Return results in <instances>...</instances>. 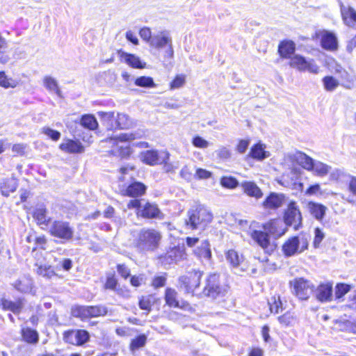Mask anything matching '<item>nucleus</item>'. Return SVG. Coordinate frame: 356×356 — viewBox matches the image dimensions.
Segmentation results:
<instances>
[{"instance_id": "f257e3e1", "label": "nucleus", "mask_w": 356, "mask_h": 356, "mask_svg": "<svg viewBox=\"0 0 356 356\" xmlns=\"http://www.w3.org/2000/svg\"><path fill=\"white\" fill-rule=\"evenodd\" d=\"M265 232L254 230L251 233L252 239L265 251L273 250L270 245L268 234L277 238L283 236L287 231L286 225L280 219H275L263 225Z\"/></svg>"}, {"instance_id": "f03ea898", "label": "nucleus", "mask_w": 356, "mask_h": 356, "mask_svg": "<svg viewBox=\"0 0 356 356\" xmlns=\"http://www.w3.org/2000/svg\"><path fill=\"white\" fill-rule=\"evenodd\" d=\"M212 218L213 215L209 211L202 207H197L188 211L185 224L192 229H203L211 222Z\"/></svg>"}, {"instance_id": "7ed1b4c3", "label": "nucleus", "mask_w": 356, "mask_h": 356, "mask_svg": "<svg viewBox=\"0 0 356 356\" xmlns=\"http://www.w3.org/2000/svg\"><path fill=\"white\" fill-rule=\"evenodd\" d=\"M161 239V234L154 229H142L135 240V245L143 251L156 249Z\"/></svg>"}, {"instance_id": "20e7f679", "label": "nucleus", "mask_w": 356, "mask_h": 356, "mask_svg": "<svg viewBox=\"0 0 356 356\" xmlns=\"http://www.w3.org/2000/svg\"><path fill=\"white\" fill-rule=\"evenodd\" d=\"M149 47L158 50L165 49L163 58L165 60H172L174 58L172 38L168 30H162L154 33Z\"/></svg>"}, {"instance_id": "39448f33", "label": "nucleus", "mask_w": 356, "mask_h": 356, "mask_svg": "<svg viewBox=\"0 0 356 356\" xmlns=\"http://www.w3.org/2000/svg\"><path fill=\"white\" fill-rule=\"evenodd\" d=\"M308 245L309 241L307 236H293L283 244L282 251L286 257H291L307 250Z\"/></svg>"}, {"instance_id": "423d86ee", "label": "nucleus", "mask_w": 356, "mask_h": 356, "mask_svg": "<svg viewBox=\"0 0 356 356\" xmlns=\"http://www.w3.org/2000/svg\"><path fill=\"white\" fill-rule=\"evenodd\" d=\"M284 223L286 226H293L296 230L302 227V213L295 201H291L284 216Z\"/></svg>"}, {"instance_id": "0eeeda50", "label": "nucleus", "mask_w": 356, "mask_h": 356, "mask_svg": "<svg viewBox=\"0 0 356 356\" xmlns=\"http://www.w3.org/2000/svg\"><path fill=\"white\" fill-rule=\"evenodd\" d=\"M50 234L54 237L68 241L72 238L74 230L70 223L63 220H54L49 227Z\"/></svg>"}, {"instance_id": "6e6552de", "label": "nucleus", "mask_w": 356, "mask_h": 356, "mask_svg": "<svg viewBox=\"0 0 356 356\" xmlns=\"http://www.w3.org/2000/svg\"><path fill=\"white\" fill-rule=\"evenodd\" d=\"M289 65L300 72L308 71L313 74H318L319 72V67L313 59L306 60L305 57L298 54L290 58Z\"/></svg>"}, {"instance_id": "1a4fd4ad", "label": "nucleus", "mask_w": 356, "mask_h": 356, "mask_svg": "<svg viewBox=\"0 0 356 356\" xmlns=\"http://www.w3.org/2000/svg\"><path fill=\"white\" fill-rule=\"evenodd\" d=\"M136 138L134 134H121L118 136L110 138V142L113 143V147L111 149V153L113 155L126 157L128 156L130 153V149L128 146L123 145H119L118 142L122 143L125 141L133 140Z\"/></svg>"}, {"instance_id": "9d476101", "label": "nucleus", "mask_w": 356, "mask_h": 356, "mask_svg": "<svg viewBox=\"0 0 356 356\" xmlns=\"http://www.w3.org/2000/svg\"><path fill=\"white\" fill-rule=\"evenodd\" d=\"M107 309L104 306H77L72 309V315L82 319L105 316Z\"/></svg>"}, {"instance_id": "9b49d317", "label": "nucleus", "mask_w": 356, "mask_h": 356, "mask_svg": "<svg viewBox=\"0 0 356 356\" xmlns=\"http://www.w3.org/2000/svg\"><path fill=\"white\" fill-rule=\"evenodd\" d=\"M225 289L220 285L219 276L216 274L210 275L207 280V284L204 288L203 293L204 296L216 298L223 296Z\"/></svg>"}, {"instance_id": "f8f14e48", "label": "nucleus", "mask_w": 356, "mask_h": 356, "mask_svg": "<svg viewBox=\"0 0 356 356\" xmlns=\"http://www.w3.org/2000/svg\"><path fill=\"white\" fill-rule=\"evenodd\" d=\"M202 276L201 271L194 270L181 277L179 282L188 293L193 292L200 286Z\"/></svg>"}, {"instance_id": "ddd939ff", "label": "nucleus", "mask_w": 356, "mask_h": 356, "mask_svg": "<svg viewBox=\"0 0 356 356\" xmlns=\"http://www.w3.org/2000/svg\"><path fill=\"white\" fill-rule=\"evenodd\" d=\"M296 295L301 300H307L314 293V285L308 280L298 278L292 282Z\"/></svg>"}, {"instance_id": "4468645a", "label": "nucleus", "mask_w": 356, "mask_h": 356, "mask_svg": "<svg viewBox=\"0 0 356 356\" xmlns=\"http://www.w3.org/2000/svg\"><path fill=\"white\" fill-rule=\"evenodd\" d=\"M169 156L170 154L165 151L158 152L154 150H147L140 154V159L150 165H157L165 161H168Z\"/></svg>"}, {"instance_id": "2eb2a0df", "label": "nucleus", "mask_w": 356, "mask_h": 356, "mask_svg": "<svg viewBox=\"0 0 356 356\" xmlns=\"http://www.w3.org/2000/svg\"><path fill=\"white\" fill-rule=\"evenodd\" d=\"M64 340L70 344L81 346L89 339V334L83 330H69L63 334Z\"/></svg>"}, {"instance_id": "dca6fc26", "label": "nucleus", "mask_w": 356, "mask_h": 356, "mask_svg": "<svg viewBox=\"0 0 356 356\" xmlns=\"http://www.w3.org/2000/svg\"><path fill=\"white\" fill-rule=\"evenodd\" d=\"M305 209L312 218L318 222H322L325 216L327 207L321 203L309 201L305 204Z\"/></svg>"}, {"instance_id": "f3484780", "label": "nucleus", "mask_w": 356, "mask_h": 356, "mask_svg": "<svg viewBox=\"0 0 356 356\" xmlns=\"http://www.w3.org/2000/svg\"><path fill=\"white\" fill-rule=\"evenodd\" d=\"M266 149V145L259 141L251 147L248 156L258 161H262L270 156V153Z\"/></svg>"}, {"instance_id": "a211bd4d", "label": "nucleus", "mask_w": 356, "mask_h": 356, "mask_svg": "<svg viewBox=\"0 0 356 356\" xmlns=\"http://www.w3.org/2000/svg\"><path fill=\"white\" fill-rule=\"evenodd\" d=\"M24 305V299L19 298L15 301H11L4 298L0 300V307L3 310H8L14 314H19Z\"/></svg>"}, {"instance_id": "6ab92c4d", "label": "nucleus", "mask_w": 356, "mask_h": 356, "mask_svg": "<svg viewBox=\"0 0 356 356\" xmlns=\"http://www.w3.org/2000/svg\"><path fill=\"white\" fill-rule=\"evenodd\" d=\"M284 199L283 194L271 193L263 202V206L266 209H276L282 206Z\"/></svg>"}, {"instance_id": "aec40b11", "label": "nucleus", "mask_w": 356, "mask_h": 356, "mask_svg": "<svg viewBox=\"0 0 356 356\" xmlns=\"http://www.w3.org/2000/svg\"><path fill=\"white\" fill-rule=\"evenodd\" d=\"M97 115L102 123L108 129L112 130L118 129V126L116 125L117 114H115L114 111H99Z\"/></svg>"}, {"instance_id": "412c9836", "label": "nucleus", "mask_w": 356, "mask_h": 356, "mask_svg": "<svg viewBox=\"0 0 356 356\" xmlns=\"http://www.w3.org/2000/svg\"><path fill=\"white\" fill-rule=\"evenodd\" d=\"M289 157L292 161L296 162L304 169L311 170V168L312 166V163L314 159L306 154L301 152H297L295 154L290 155Z\"/></svg>"}, {"instance_id": "4be33fe9", "label": "nucleus", "mask_w": 356, "mask_h": 356, "mask_svg": "<svg viewBox=\"0 0 356 356\" xmlns=\"http://www.w3.org/2000/svg\"><path fill=\"white\" fill-rule=\"evenodd\" d=\"M137 214L145 218H159L161 211L156 204L147 202Z\"/></svg>"}, {"instance_id": "5701e85b", "label": "nucleus", "mask_w": 356, "mask_h": 356, "mask_svg": "<svg viewBox=\"0 0 356 356\" xmlns=\"http://www.w3.org/2000/svg\"><path fill=\"white\" fill-rule=\"evenodd\" d=\"M315 296L316 298L321 301H328L330 300L332 294V286L331 284H320L316 291Z\"/></svg>"}, {"instance_id": "b1692460", "label": "nucleus", "mask_w": 356, "mask_h": 356, "mask_svg": "<svg viewBox=\"0 0 356 356\" xmlns=\"http://www.w3.org/2000/svg\"><path fill=\"white\" fill-rule=\"evenodd\" d=\"M341 13L344 23L353 26V23L356 22V11L350 6L346 7L342 2H340Z\"/></svg>"}, {"instance_id": "393cba45", "label": "nucleus", "mask_w": 356, "mask_h": 356, "mask_svg": "<svg viewBox=\"0 0 356 356\" xmlns=\"http://www.w3.org/2000/svg\"><path fill=\"white\" fill-rule=\"evenodd\" d=\"M194 253L202 261H210L211 251L209 241L207 240L202 241L201 245L194 250Z\"/></svg>"}, {"instance_id": "a878e982", "label": "nucleus", "mask_w": 356, "mask_h": 356, "mask_svg": "<svg viewBox=\"0 0 356 356\" xmlns=\"http://www.w3.org/2000/svg\"><path fill=\"white\" fill-rule=\"evenodd\" d=\"M60 148L67 153H81L84 151V147L81 143L70 139L65 140L60 145Z\"/></svg>"}, {"instance_id": "bb28decb", "label": "nucleus", "mask_w": 356, "mask_h": 356, "mask_svg": "<svg viewBox=\"0 0 356 356\" xmlns=\"http://www.w3.org/2000/svg\"><path fill=\"white\" fill-rule=\"evenodd\" d=\"M47 209L43 206H39L35 209L33 217L38 225L44 227H47L49 225L50 218L47 216ZM42 227L44 228L43 227Z\"/></svg>"}, {"instance_id": "cd10ccee", "label": "nucleus", "mask_w": 356, "mask_h": 356, "mask_svg": "<svg viewBox=\"0 0 356 356\" xmlns=\"http://www.w3.org/2000/svg\"><path fill=\"white\" fill-rule=\"evenodd\" d=\"M296 44L293 41L286 40L282 42L278 47V52L281 57L291 58L294 54Z\"/></svg>"}, {"instance_id": "c85d7f7f", "label": "nucleus", "mask_w": 356, "mask_h": 356, "mask_svg": "<svg viewBox=\"0 0 356 356\" xmlns=\"http://www.w3.org/2000/svg\"><path fill=\"white\" fill-rule=\"evenodd\" d=\"M165 300L166 304L170 307H180L182 309H186L188 307H190L189 305L187 303H183L182 305H179V302L177 300V293L175 291V290L172 289H166Z\"/></svg>"}, {"instance_id": "c756f323", "label": "nucleus", "mask_w": 356, "mask_h": 356, "mask_svg": "<svg viewBox=\"0 0 356 356\" xmlns=\"http://www.w3.org/2000/svg\"><path fill=\"white\" fill-rule=\"evenodd\" d=\"M321 46L323 49L334 51L337 49V39L334 34L325 32L321 37Z\"/></svg>"}, {"instance_id": "7c9ffc66", "label": "nucleus", "mask_w": 356, "mask_h": 356, "mask_svg": "<svg viewBox=\"0 0 356 356\" xmlns=\"http://www.w3.org/2000/svg\"><path fill=\"white\" fill-rule=\"evenodd\" d=\"M17 187V179L15 177H10L3 180L0 185V190L3 195L8 197L10 193L16 191Z\"/></svg>"}, {"instance_id": "2f4dec72", "label": "nucleus", "mask_w": 356, "mask_h": 356, "mask_svg": "<svg viewBox=\"0 0 356 356\" xmlns=\"http://www.w3.org/2000/svg\"><path fill=\"white\" fill-rule=\"evenodd\" d=\"M121 57L130 66L134 68L143 69L146 67V63H143L140 58L134 54H130L122 52Z\"/></svg>"}, {"instance_id": "473e14b6", "label": "nucleus", "mask_w": 356, "mask_h": 356, "mask_svg": "<svg viewBox=\"0 0 356 356\" xmlns=\"http://www.w3.org/2000/svg\"><path fill=\"white\" fill-rule=\"evenodd\" d=\"M312 165V166L310 171H312L316 175L319 177L327 175L331 170L330 166L319 161L314 160Z\"/></svg>"}, {"instance_id": "72a5a7b5", "label": "nucleus", "mask_w": 356, "mask_h": 356, "mask_svg": "<svg viewBox=\"0 0 356 356\" xmlns=\"http://www.w3.org/2000/svg\"><path fill=\"white\" fill-rule=\"evenodd\" d=\"M146 186L140 182H134L130 184L126 189V195L131 197H138L143 195L145 192Z\"/></svg>"}, {"instance_id": "f704fd0d", "label": "nucleus", "mask_w": 356, "mask_h": 356, "mask_svg": "<svg viewBox=\"0 0 356 356\" xmlns=\"http://www.w3.org/2000/svg\"><path fill=\"white\" fill-rule=\"evenodd\" d=\"M22 335L23 339L31 344H35L38 342L39 334L38 332L29 327L23 328L22 330Z\"/></svg>"}, {"instance_id": "c9c22d12", "label": "nucleus", "mask_w": 356, "mask_h": 356, "mask_svg": "<svg viewBox=\"0 0 356 356\" xmlns=\"http://www.w3.org/2000/svg\"><path fill=\"white\" fill-rule=\"evenodd\" d=\"M32 280L27 277L18 280L15 282L13 286L19 291L22 293H28L32 289Z\"/></svg>"}, {"instance_id": "e433bc0d", "label": "nucleus", "mask_w": 356, "mask_h": 356, "mask_svg": "<svg viewBox=\"0 0 356 356\" xmlns=\"http://www.w3.org/2000/svg\"><path fill=\"white\" fill-rule=\"evenodd\" d=\"M43 83L48 90L56 93L58 97H61V91L58 88L57 81L54 78L46 76L43 79Z\"/></svg>"}, {"instance_id": "4c0bfd02", "label": "nucleus", "mask_w": 356, "mask_h": 356, "mask_svg": "<svg viewBox=\"0 0 356 356\" xmlns=\"http://www.w3.org/2000/svg\"><path fill=\"white\" fill-rule=\"evenodd\" d=\"M116 122V125L118 126V129H121L131 128L134 124L129 116L124 113H117Z\"/></svg>"}, {"instance_id": "58836bf2", "label": "nucleus", "mask_w": 356, "mask_h": 356, "mask_svg": "<svg viewBox=\"0 0 356 356\" xmlns=\"http://www.w3.org/2000/svg\"><path fill=\"white\" fill-rule=\"evenodd\" d=\"M81 124L89 130H95L98 127V122L94 115L86 114L82 116Z\"/></svg>"}, {"instance_id": "ea45409f", "label": "nucleus", "mask_w": 356, "mask_h": 356, "mask_svg": "<svg viewBox=\"0 0 356 356\" xmlns=\"http://www.w3.org/2000/svg\"><path fill=\"white\" fill-rule=\"evenodd\" d=\"M226 259L234 268H236L243 259V256L241 255L240 257L234 250H229L227 252Z\"/></svg>"}, {"instance_id": "a19ab883", "label": "nucleus", "mask_w": 356, "mask_h": 356, "mask_svg": "<svg viewBox=\"0 0 356 356\" xmlns=\"http://www.w3.org/2000/svg\"><path fill=\"white\" fill-rule=\"evenodd\" d=\"M246 195L259 199L262 197L263 193L255 183L246 181Z\"/></svg>"}, {"instance_id": "79ce46f5", "label": "nucleus", "mask_w": 356, "mask_h": 356, "mask_svg": "<svg viewBox=\"0 0 356 356\" xmlns=\"http://www.w3.org/2000/svg\"><path fill=\"white\" fill-rule=\"evenodd\" d=\"M326 91L332 92L339 86V81L332 76H326L322 80Z\"/></svg>"}, {"instance_id": "37998d69", "label": "nucleus", "mask_w": 356, "mask_h": 356, "mask_svg": "<svg viewBox=\"0 0 356 356\" xmlns=\"http://www.w3.org/2000/svg\"><path fill=\"white\" fill-rule=\"evenodd\" d=\"M17 83L12 78L8 77L4 72H0V86L4 88H15Z\"/></svg>"}, {"instance_id": "c03bdc74", "label": "nucleus", "mask_w": 356, "mask_h": 356, "mask_svg": "<svg viewBox=\"0 0 356 356\" xmlns=\"http://www.w3.org/2000/svg\"><path fill=\"white\" fill-rule=\"evenodd\" d=\"M135 85L143 88H154L156 84L152 78L149 76L138 77L134 82Z\"/></svg>"}, {"instance_id": "a18cd8bd", "label": "nucleus", "mask_w": 356, "mask_h": 356, "mask_svg": "<svg viewBox=\"0 0 356 356\" xmlns=\"http://www.w3.org/2000/svg\"><path fill=\"white\" fill-rule=\"evenodd\" d=\"M167 256L172 261H177L184 258L185 252L183 248H174L168 252Z\"/></svg>"}, {"instance_id": "49530a36", "label": "nucleus", "mask_w": 356, "mask_h": 356, "mask_svg": "<svg viewBox=\"0 0 356 356\" xmlns=\"http://www.w3.org/2000/svg\"><path fill=\"white\" fill-rule=\"evenodd\" d=\"M147 341V337L145 334L140 335L134 339L130 344V349L132 351L143 347Z\"/></svg>"}, {"instance_id": "de8ad7c7", "label": "nucleus", "mask_w": 356, "mask_h": 356, "mask_svg": "<svg viewBox=\"0 0 356 356\" xmlns=\"http://www.w3.org/2000/svg\"><path fill=\"white\" fill-rule=\"evenodd\" d=\"M36 272L38 275L47 278H51L55 275V273L50 266H39Z\"/></svg>"}, {"instance_id": "09e8293b", "label": "nucleus", "mask_w": 356, "mask_h": 356, "mask_svg": "<svg viewBox=\"0 0 356 356\" xmlns=\"http://www.w3.org/2000/svg\"><path fill=\"white\" fill-rule=\"evenodd\" d=\"M140 38L147 42L149 45L151 44V40L153 38V34L152 33L151 29L148 27H143L139 31Z\"/></svg>"}, {"instance_id": "8fccbe9b", "label": "nucleus", "mask_w": 356, "mask_h": 356, "mask_svg": "<svg viewBox=\"0 0 356 356\" xmlns=\"http://www.w3.org/2000/svg\"><path fill=\"white\" fill-rule=\"evenodd\" d=\"M350 289V286L345 284H339L336 286L335 296L337 298H342Z\"/></svg>"}, {"instance_id": "3c124183", "label": "nucleus", "mask_w": 356, "mask_h": 356, "mask_svg": "<svg viewBox=\"0 0 356 356\" xmlns=\"http://www.w3.org/2000/svg\"><path fill=\"white\" fill-rule=\"evenodd\" d=\"M341 78L346 81L341 84V86L346 89H351L353 87L354 81L350 78L349 74L346 70H343L341 74Z\"/></svg>"}, {"instance_id": "603ef678", "label": "nucleus", "mask_w": 356, "mask_h": 356, "mask_svg": "<svg viewBox=\"0 0 356 356\" xmlns=\"http://www.w3.org/2000/svg\"><path fill=\"white\" fill-rule=\"evenodd\" d=\"M192 144L195 147L205 149L207 148L209 145V143L204 140L203 138L196 136L192 140Z\"/></svg>"}, {"instance_id": "864d4df0", "label": "nucleus", "mask_w": 356, "mask_h": 356, "mask_svg": "<svg viewBox=\"0 0 356 356\" xmlns=\"http://www.w3.org/2000/svg\"><path fill=\"white\" fill-rule=\"evenodd\" d=\"M118 280L115 278V277L113 275H111L110 276H108L106 278V281L105 283V288L107 289H111L112 291H115L116 289L118 287Z\"/></svg>"}, {"instance_id": "5fc2aeb1", "label": "nucleus", "mask_w": 356, "mask_h": 356, "mask_svg": "<svg viewBox=\"0 0 356 356\" xmlns=\"http://www.w3.org/2000/svg\"><path fill=\"white\" fill-rule=\"evenodd\" d=\"M186 82V77L184 75H177L175 79L170 83V88L176 89L181 88Z\"/></svg>"}, {"instance_id": "6e6d98bb", "label": "nucleus", "mask_w": 356, "mask_h": 356, "mask_svg": "<svg viewBox=\"0 0 356 356\" xmlns=\"http://www.w3.org/2000/svg\"><path fill=\"white\" fill-rule=\"evenodd\" d=\"M222 186L229 188H234L238 185V181L232 177H223L220 181Z\"/></svg>"}, {"instance_id": "4d7b16f0", "label": "nucleus", "mask_w": 356, "mask_h": 356, "mask_svg": "<svg viewBox=\"0 0 356 356\" xmlns=\"http://www.w3.org/2000/svg\"><path fill=\"white\" fill-rule=\"evenodd\" d=\"M42 133L49 136L54 140H58L60 137V133L58 131L50 129L49 127H44Z\"/></svg>"}, {"instance_id": "13d9d810", "label": "nucleus", "mask_w": 356, "mask_h": 356, "mask_svg": "<svg viewBox=\"0 0 356 356\" xmlns=\"http://www.w3.org/2000/svg\"><path fill=\"white\" fill-rule=\"evenodd\" d=\"M279 322L284 325H290L293 322V317L290 313H286L278 317Z\"/></svg>"}, {"instance_id": "bf43d9fd", "label": "nucleus", "mask_w": 356, "mask_h": 356, "mask_svg": "<svg viewBox=\"0 0 356 356\" xmlns=\"http://www.w3.org/2000/svg\"><path fill=\"white\" fill-rule=\"evenodd\" d=\"M180 176L186 181H191L193 177V170L188 166L185 165L180 171Z\"/></svg>"}, {"instance_id": "052dcab7", "label": "nucleus", "mask_w": 356, "mask_h": 356, "mask_svg": "<svg viewBox=\"0 0 356 356\" xmlns=\"http://www.w3.org/2000/svg\"><path fill=\"white\" fill-rule=\"evenodd\" d=\"M194 176L200 179H208L211 176V173L207 170L197 168Z\"/></svg>"}, {"instance_id": "680f3d73", "label": "nucleus", "mask_w": 356, "mask_h": 356, "mask_svg": "<svg viewBox=\"0 0 356 356\" xmlns=\"http://www.w3.org/2000/svg\"><path fill=\"white\" fill-rule=\"evenodd\" d=\"M305 194L307 195H317V194H321L320 185L316 184L310 186L305 191Z\"/></svg>"}, {"instance_id": "e2e57ef3", "label": "nucleus", "mask_w": 356, "mask_h": 356, "mask_svg": "<svg viewBox=\"0 0 356 356\" xmlns=\"http://www.w3.org/2000/svg\"><path fill=\"white\" fill-rule=\"evenodd\" d=\"M118 273L124 279L130 275V270L124 264H119L117 266Z\"/></svg>"}, {"instance_id": "0e129e2a", "label": "nucleus", "mask_w": 356, "mask_h": 356, "mask_svg": "<svg viewBox=\"0 0 356 356\" xmlns=\"http://www.w3.org/2000/svg\"><path fill=\"white\" fill-rule=\"evenodd\" d=\"M324 238V234L319 228L315 229V237L314 241V245L316 248H317L322 240Z\"/></svg>"}, {"instance_id": "69168bd1", "label": "nucleus", "mask_w": 356, "mask_h": 356, "mask_svg": "<svg viewBox=\"0 0 356 356\" xmlns=\"http://www.w3.org/2000/svg\"><path fill=\"white\" fill-rule=\"evenodd\" d=\"M162 163H163V170L165 172H170V173H172V172H175L176 169H177L178 168V164H173L172 163H168V161H165L164 162H163Z\"/></svg>"}, {"instance_id": "338daca9", "label": "nucleus", "mask_w": 356, "mask_h": 356, "mask_svg": "<svg viewBox=\"0 0 356 356\" xmlns=\"http://www.w3.org/2000/svg\"><path fill=\"white\" fill-rule=\"evenodd\" d=\"M139 307L141 309L149 311L151 309L150 301L145 298H143L139 301Z\"/></svg>"}, {"instance_id": "774afa93", "label": "nucleus", "mask_w": 356, "mask_h": 356, "mask_svg": "<svg viewBox=\"0 0 356 356\" xmlns=\"http://www.w3.org/2000/svg\"><path fill=\"white\" fill-rule=\"evenodd\" d=\"M248 356H264V350L260 348H252Z\"/></svg>"}]
</instances>
